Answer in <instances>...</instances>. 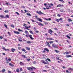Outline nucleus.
I'll return each instance as SVG.
<instances>
[{
    "label": "nucleus",
    "mask_w": 73,
    "mask_h": 73,
    "mask_svg": "<svg viewBox=\"0 0 73 73\" xmlns=\"http://www.w3.org/2000/svg\"><path fill=\"white\" fill-rule=\"evenodd\" d=\"M27 69L29 70H30L31 71L33 70V67H27Z\"/></svg>",
    "instance_id": "nucleus-1"
},
{
    "label": "nucleus",
    "mask_w": 73,
    "mask_h": 73,
    "mask_svg": "<svg viewBox=\"0 0 73 73\" xmlns=\"http://www.w3.org/2000/svg\"><path fill=\"white\" fill-rule=\"evenodd\" d=\"M36 12L37 13L39 14V15H41L42 14H43L44 15H46L45 14L43 13H42L41 11H39V12L38 11H36Z\"/></svg>",
    "instance_id": "nucleus-2"
},
{
    "label": "nucleus",
    "mask_w": 73,
    "mask_h": 73,
    "mask_svg": "<svg viewBox=\"0 0 73 73\" xmlns=\"http://www.w3.org/2000/svg\"><path fill=\"white\" fill-rule=\"evenodd\" d=\"M52 32H53V31H52V30L50 29L49 30V31L48 32V33H50V34H51V35H52V34L51 33H52Z\"/></svg>",
    "instance_id": "nucleus-3"
},
{
    "label": "nucleus",
    "mask_w": 73,
    "mask_h": 73,
    "mask_svg": "<svg viewBox=\"0 0 73 73\" xmlns=\"http://www.w3.org/2000/svg\"><path fill=\"white\" fill-rule=\"evenodd\" d=\"M14 33L15 34H20V33L18 31H14Z\"/></svg>",
    "instance_id": "nucleus-4"
},
{
    "label": "nucleus",
    "mask_w": 73,
    "mask_h": 73,
    "mask_svg": "<svg viewBox=\"0 0 73 73\" xmlns=\"http://www.w3.org/2000/svg\"><path fill=\"white\" fill-rule=\"evenodd\" d=\"M2 49H4V50H8L9 51V50L7 49H6L5 48V47H4V46H2Z\"/></svg>",
    "instance_id": "nucleus-5"
},
{
    "label": "nucleus",
    "mask_w": 73,
    "mask_h": 73,
    "mask_svg": "<svg viewBox=\"0 0 73 73\" xmlns=\"http://www.w3.org/2000/svg\"><path fill=\"white\" fill-rule=\"evenodd\" d=\"M66 57L67 58H69V57H72V56L70 55H66Z\"/></svg>",
    "instance_id": "nucleus-6"
},
{
    "label": "nucleus",
    "mask_w": 73,
    "mask_h": 73,
    "mask_svg": "<svg viewBox=\"0 0 73 73\" xmlns=\"http://www.w3.org/2000/svg\"><path fill=\"white\" fill-rule=\"evenodd\" d=\"M41 62L42 63H43L44 64H47V63H46V62H45L44 60H41Z\"/></svg>",
    "instance_id": "nucleus-7"
},
{
    "label": "nucleus",
    "mask_w": 73,
    "mask_h": 73,
    "mask_svg": "<svg viewBox=\"0 0 73 73\" xmlns=\"http://www.w3.org/2000/svg\"><path fill=\"white\" fill-rule=\"evenodd\" d=\"M11 50L12 52H14V51H16V49H15L14 48H12L11 49Z\"/></svg>",
    "instance_id": "nucleus-8"
},
{
    "label": "nucleus",
    "mask_w": 73,
    "mask_h": 73,
    "mask_svg": "<svg viewBox=\"0 0 73 73\" xmlns=\"http://www.w3.org/2000/svg\"><path fill=\"white\" fill-rule=\"evenodd\" d=\"M44 50H46V51H47V52H49V50H48V49L47 48H44Z\"/></svg>",
    "instance_id": "nucleus-9"
},
{
    "label": "nucleus",
    "mask_w": 73,
    "mask_h": 73,
    "mask_svg": "<svg viewBox=\"0 0 73 73\" xmlns=\"http://www.w3.org/2000/svg\"><path fill=\"white\" fill-rule=\"evenodd\" d=\"M38 20L39 21H40L41 22H42V19L40 18H38Z\"/></svg>",
    "instance_id": "nucleus-10"
},
{
    "label": "nucleus",
    "mask_w": 73,
    "mask_h": 73,
    "mask_svg": "<svg viewBox=\"0 0 73 73\" xmlns=\"http://www.w3.org/2000/svg\"><path fill=\"white\" fill-rule=\"evenodd\" d=\"M9 65L10 66H11L12 67H13V66H14V65L11 63H9Z\"/></svg>",
    "instance_id": "nucleus-11"
},
{
    "label": "nucleus",
    "mask_w": 73,
    "mask_h": 73,
    "mask_svg": "<svg viewBox=\"0 0 73 73\" xmlns=\"http://www.w3.org/2000/svg\"><path fill=\"white\" fill-rule=\"evenodd\" d=\"M22 57L24 58H27V57L25 56V55H22Z\"/></svg>",
    "instance_id": "nucleus-12"
},
{
    "label": "nucleus",
    "mask_w": 73,
    "mask_h": 73,
    "mask_svg": "<svg viewBox=\"0 0 73 73\" xmlns=\"http://www.w3.org/2000/svg\"><path fill=\"white\" fill-rule=\"evenodd\" d=\"M29 36L30 38H31V40H33V38H32V35H29Z\"/></svg>",
    "instance_id": "nucleus-13"
},
{
    "label": "nucleus",
    "mask_w": 73,
    "mask_h": 73,
    "mask_svg": "<svg viewBox=\"0 0 73 73\" xmlns=\"http://www.w3.org/2000/svg\"><path fill=\"white\" fill-rule=\"evenodd\" d=\"M68 22L69 23H70V21H72V20L71 19H68Z\"/></svg>",
    "instance_id": "nucleus-14"
},
{
    "label": "nucleus",
    "mask_w": 73,
    "mask_h": 73,
    "mask_svg": "<svg viewBox=\"0 0 73 73\" xmlns=\"http://www.w3.org/2000/svg\"><path fill=\"white\" fill-rule=\"evenodd\" d=\"M16 72L17 73H19L20 71H19V68H17L16 70Z\"/></svg>",
    "instance_id": "nucleus-15"
},
{
    "label": "nucleus",
    "mask_w": 73,
    "mask_h": 73,
    "mask_svg": "<svg viewBox=\"0 0 73 73\" xmlns=\"http://www.w3.org/2000/svg\"><path fill=\"white\" fill-rule=\"evenodd\" d=\"M27 42V44H31L32 43V42L30 41H28Z\"/></svg>",
    "instance_id": "nucleus-16"
},
{
    "label": "nucleus",
    "mask_w": 73,
    "mask_h": 73,
    "mask_svg": "<svg viewBox=\"0 0 73 73\" xmlns=\"http://www.w3.org/2000/svg\"><path fill=\"white\" fill-rule=\"evenodd\" d=\"M21 50L23 52H25V51H26V50L24 48H22V49H21Z\"/></svg>",
    "instance_id": "nucleus-17"
},
{
    "label": "nucleus",
    "mask_w": 73,
    "mask_h": 73,
    "mask_svg": "<svg viewBox=\"0 0 73 73\" xmlns=\"http://www.w3.org/2000/svg\"><path fill=\"white\" fill-rule=\"evenodd\" d=\"M47 40H53L54 39L52 38H47Z\"/></svg>",
    "instance_id": "nucleus-18"
},
{
    "label": "nucleus",
    "mask_w": 73,
    "mask_h": 73,
    "mask_svg": "<svg viewBox=\"0 0 73 73\" xmlns=\"http://www.w3.org/2000/svg\"><path fill=\"white\" fill-rule=\"evenodd\" d=\"M2 72H5V69H3L1 71Z\"/></svg>",
    "instance_id": "nucleus-19"
},
{
    "label": "nucleus",
    "mask_w": 73,
    "mask_h": 73,
    "mask_svg": "<svg viewBox=\"0 0 73 73\" xmlns=\"http://www.w3.org/2000/svg\"><path fill=\"white\" fill-rule=\"evenodd\" d=\"M47 45L48 46V47H50V45L49 44V43L47 44Z\"/></svg>",
    "instance_id": "nucleus-20"
},
{
    "label": "nucleus",
    "mask_w": 73,
    "mask_h": 73,
    "mask_svg": "<svg viewBox=\"0 0 73 73\" xmlns=\"http://www.w3.org/2000/svg\"><path fill=\"white\" fill-rule=\"evenodd\" d=\"M68 70H73V68H68Z\"/></svg>",
    "instance_id": "nucleus-21"
},
{
    "label": "nucleus",
    "mask_w": 73,
    "mask_h": 73,
    "mask_svg": "<svg viewBox=\"0 0 73 73\" xmlns=\"http://www.w3.org/2000/svg\"><path fill=\"white\" fill-rule=\"evenodd\" d=\"M62 7V5L59 4V5H58L57 6V7Z\"/></svg>",
    "instance_id": "nucleus-22"
},
{
    "label": "nucleus",
    "mask_w": 73,
    "mask_h": 73,
    "mask_svg": "<svg viewBox=\"0 0 73 73\" xmlns=\"http://www.w3.org/2000/svg\"><path fill=\"white\" fill-rule=\"evenodd\" d=\"M66 36L67 37V38H69V39H70V37L69 36H68V35H67Z\"/></svg>",
    "instance_id": "nucleus-23"
},
{
    "label": "nucleus",
    "mask_w": 73,
    "mask_h": 73,
    "mask_svg": "<svg viewBox=\"0 0 73 73\" xmlns=\"http://www.w3.org/2000/svg\"><path fill=\"white\" fill-rule=\"evenodd\" d=\"M18 30L19 32H23V30H21V29H18Z\"/></svg>",
    "instance_id": "nucleus-24"
},
{
    "label": "nucleus",
    "mask_w": 73,
    "mask_h": 73,
    "mask_svg": "<svg viewBox=\"0 0 73 73\" xmlns=\"http://www.w3.org/2000/svg\"><path fill=\"white\" fill-rule=\"evenodd\" d=\"M11 27H12L13 28H14L15 27V26H14V25L13 24H11Z\"/></svg>",
    "instance_id": "nucleus-25"
},
{
    "label": "nucleus",
    "mask_w": 73,
    "mask_h": 73,
    "mask_svg": "<svg viewBox=\"0 0 73 73\" xmlns=\"http://www.w3.org/2000/svg\"><path fill=\"white\" fill-rule=\"evenodd\" d=\"M29 32L30 33H31V34H33V33L31 30L29 31Z\"/></svg>",
    "instance_id": "nucleus-26"
},
{
    "label": "nucleus",
    "mask_w": 73,
    "mask_h": 73,
    "mask_svg": "<svg viewBox=\"0 0 73 73\" xmlns=\"http://www.w3.org/2000/svg\"><path fill=\"white\" fill-rule=\"evenodd\" d=\"M27 16H31V15L30 13H27Z\"/></svg>",
    "instance_id": "nucleus-27"
},
{
    "label": "nucleus",
    "mask_w": 73,
    "mask_h": 73,
    "mask_svg": "<svg viewBox=\"0 0 73 73\" xmlns=\"http://www.w3.org/2000/svg\"><path fill=\"white\" fill-rule=\"evenodd\" d=\"M0 17L1 18H3L4 16L3 15H0Z\"/></svg>",
    "instance_id": "nucleus-28"
},
{
    "label": "nucleus",
    "mask_w": 73,
    "mask_h": 73,
    "mask_svg": "<svg viewBox=\"0 0 73 73\" xmlns=\"http://www.w3.org/2000/svg\"><path fill=\"white\" fill-rule=\"evenodd\" d=\"M8 12H9L8 10H5V11H4V12L5 13H8Z\"/></svg>",
    "instance_id": "nucleus-29"
},
{
    "label": "nucleus",
    "mask_w": 73,
    "mask_h": 73,
    "mask_svg": "<svg viewBox=\"0 0 73 73\" xmlns=\"http://www.w3.org/2000/svg\"><path fill=\"white\" fill-rule=\"evenodd\" d=\"M55 52H56V53H59V51H58L57 50H55Z\"/></svg>",
    "instance_id": "nucleus-30"
},
{
    "label": "nucleus",
    "mask_w": 73,
    "mask_h": 73,
    "mask_svg": "<svg viewBox=\"0 0 73 73\" xmlns=\"http://www.w3.org/2000/svg\"><path fill=\"white\" fill-rule=\"evenodd\" d=\"M6 63L7 64H8L9 62H8V59H6Z\"/></svg>",
    "instance_id": "nucleus-31"
},
{
    "label": "nucleus",
    "mask_w": 73,
    "mask_h": 73,
    "mask_svg": "<svg viewBox=\"0 0 73 73\" xmlns=\"http://www.w3.org/2000/svg\"><path fill=\"white\" fill-rule=\"evenodd\" d=\"M43 72H48V71L46 70H43Z\"/></svg>",
    "instance_id": "nucleus-32"
},
{
    "label": "nucleus",
    "mask_w": 73,
    "mask_h": 73,
    "mask_svg": "<svg viewBox=\"0 0 73 73\" xmlns=\"http://www.w3.org/2000/svg\"><path fill=\"white\" fill-rule=\"evenodd\" d=\"M60 11L61 12H64V11H63V10H60Z\"/></svg>",
    "instance_id": "nucleus-33"
},
{
    "label": "nucleus",
    "mask_w": 73,
    "mask_h": 73,
    "mask_svg": "<svg viewBox=\"0 0 73 73\" xmlns=\"http://www.w3.org/2000/svg\"><path fill=\"white\" fill-rule=\"evenodd\" d=\"M27 27V26H25V29H27V30H29V29H28V28Z\"/></svg>",
    "instance_id": "nucleus-34"
},
{
    "label": "nucleus",
    "mask_w": 73,
    "mask_h": 73,
    "mask_svg": "<svg viewBox=\"0 0 73 73\" xmlns=\"http://www.w3.org/2000/svg\"><path fill=\"white\" fill-rule=\"evenodd\" d=\"M28 31H25V33H26L27 35L28 34Z\"/></svg>",
    "instance_id": "nucleus-35"
},
{
    "label": "nucleus",
    "mask_w": 73,
    "mask_h": 73,
    "mask_svg": "<svg viewBox=\"0 0 73 73\" xmlns=\"http://www.w3.org/2000/svg\"><path fill=\"white\" fill-rule=\"evenodd\" d=\"M55 48H58V47H57V45H56L55 46H54V47Z\"/></svg>",
    "instance_id": "nucleus-36"
},
{
    "label": "nucleus",
    "mask_w": 73,
    "mask_h": 73,
    "mask_svg": "<svg viewBox=\"0 0 73 73\" xmlns=\"http://www.w3.org/2000/svg\"><path fill=\"white\" fill-rule=\"evenodd\" d=\"M65 53H66V54H69L70 53V52H65Z\"/></svg>",
    "instance_id": "nucleus-37"
},
{
    "label": "nucleus",
    "mask_w": 73,
    "mask_h": 73,
    "mask_svg": "<svg viewBox=\"0 0 73 73\" xmlns=\"http://www.w3.org/2000/svg\"><path fill=\"white\" fill-rule=\"evenodd\" d=\"M35 32H36V33H39V31H36L35 30Z\"/></svg>",
    "instance_id": "nucleus-38"
},
{
    "label": "nucleus",
    "mask_w": 73,
    "mask_h": 73,
    "mask_svg": "<svg viewBox=\"0 0 73 73\" xmlns=\"http://www.w3.org/2000/svg\"><path fill=\"white\" fill-rule=\"evenodd\" d=\"M20 65H23V63L22 62H20Z\"/></svg>",
    "instance_id": "nucleus-39"
},
{
    "label": "nucleus",
    "mask_w": 73,
    "mask_h": 73,
    "mask_svg": "<svg viewBox=\"0 0 73 73\" xmlns=\"http://www.w3.org/2000/svg\"><path fill=\"white\" fill-rule=\"evenodd\" d=\"M8 72L9 73H13V72H11V71L9 70H8Z\"/></svg>",
    "instance_id": "nucleus-40"
},
{
    "label": "nucleus",
    "mask_w": 73,
    "mask_h": 73,
    "mask_svg": "<svg viewBox=\"0 0 73 73\" xmlns=\"http://www.w3.org/2000/svg\"><path fill=\"white\" fill-rule=\"evenodd\" d=\"M4 26H5V27H6V28H8V27H7V25L5 24Z\"/></svg>",
    "instance_id": "nucleus-41"
},
{
    "label": "nucleus",
    "mask_w": 73,
    "mask_h": 73,
    "mask_svg": "<svg viewBox=\"0 0 73 73\" xmlns=\"http://www.w3.org/2000/svg\"><path fill=\"white\" fill-rule=\"evenodd\" d=\"M33 63L34 64H36V62L35 61H34L33 62Z\"/></svg>",
    "instance_id": "nucleus-42"
},
{
    "label": "nucleus",
    "mask_w": 73,
    "mask_h": 73,
    "mask_svg": "<svg viewBox=\"0 0 73 73\" xmlns=\"http://www.w3.org/2000/svg\"><path fill=\"white\" fill-rule=\"evenodd\" d=\"M56 45L55 44H52V47H54Z\"/></svg>",
    "instance_id": "nucleus-43"
},
{
    "label": "nucleus",
    "mask_w": 73,
    "mask_h": 73,
    "mask_svg": "<svg viewBox=\"0 0 73 73\" xmlns=\"http://www.w3.org/2000/svg\"><path fill=\"white\" fill-rule=\"evenodd\" d=\"M50 44H52V43H53V41H50V42H49Z\"/></svg>",
    "instance_id": "nucleus-44"
},
{
    "label": "nucleus",
    "mask_w": 73,
    "mask_h": 73,
    "mask_svg": "<svg viewBox=\"0 0 73 73\" xmlns=\"http://www.w3.org/2000/svg\"><path fill=\"white\" fill-rule=\"evenodd\" d=\"M8 33L9 36H11V33H9V32H8Z\"/></svg>",
    "instance_id": "nucleus-45"
},
{
    "label": "nucleus",
    "mask_w": 73,
    "mask_h": 73,
    "mask_svg": "<svg viewBox=\"0 0 73 73\" xmlns=\"http://www.w3.org/2000/svg\"><path fill=\"white\" fill-rule=\"evenodd\" d=\"M26 48L27 50H30V48H28V47H26Z\"/></svg>",
    "instance_id": "nucleus-46"
},
{
    "label": "nucleus",
    "mask_w": 73,
    "mask_h": 73,
    "mask_svg": "<svg viewBox=\"0 0 73 73\" xmlns=\"http://www.w3.org/2000/svg\"><path fill=\"white\" fill-rule=\"evenodd\" d=\"M44 20H46L47 21H48V19H47L46 18H44Z\"/></svg>",
    "instance_id": "nucleus-47"
},
{
    "label": "nucleus",
    "mask_w": 73,
    "mask_h": 73,
    "mask_svg": "<svg viewBox=\"0 0 73 73\" xmlns=\"http://www.w3.org/2000/svg\"><path fill=\"white\" fill-rule=\"evenodd\" d=\"M15 13H17V14L18 15H20V14H19V13L17 12H16Z\"/></svg>",
    "instance_id": "nucleus-48"
},
{
    "label": "nucleus",
    "mask_w": 73,
    "mask_h": 73,
    "mask_svg": "<svg viewBox=\"0 0 73 73\" xmlns=\"http://www.w3.org/2000/svg\"><path fill=\"white\" fill-rule=\"evenodd\" d=\"M66 73H69V71H68V70H66Z\"/></svg>",
    "instance_id": "nucleus-49"
},
{
    "label": "nucleus",
    "mask_w": 73,
    "mask_h": 73,
    "mask_svg": "<svg viewBox=\"0 0 73 73\" xmlns=\"http://www.w3.org/2000/svg\"><path fill=\"white\" fill-rule=\"evenodd\" d=\"M3 37L2 36H0V38H1V39H3Z\"/></svg>",
    "instance_id": "nucleus-50"
},
{
    "label": "nucleus",
    "mask_w": 73,
    "mask_h": 73,
    "mask_svg": "<svg viewBox=\"0 0 73 73\" xmlns=\"http://www.w3.org/2000/svg\"><path fill=\"white\" fill-rule=\"evenodd\" d=\"M56 60H59V57H56Z\"/></svg>",
    "instance_id": "nucleus-51"
},
{
    "label": "nucleus",
    "mask_w": 73,
    "mask_h": 73,
    "mask_svg": "<svg viewBox=\"0 0 73 73\" xmlns=\"http://www.w3.org/2000/svg\"><path fill=\"white\" fill-rule=\"evenodd\" d=\"M56 21H57V22H59V19H56Z\"/></svg>",
    "instance_id": "nucleus-52"
},
{
    "label": "nucleus",
    "mask_w": 73,
    "mask_h": 73,
    "mask_svg": "<svg viewBox=\"0 0 73 73\" xmlns=\"http://www.w3.org/2000/svg\"><path fill=\"white\" fill-rule=\"evenodd\" d=\"M28 61H30L31 59H27Z\"/></svg>",
    "instance_id": "nucleus-53"
},
{
    "label": "nucleus",
    "mask_w": 73,
    "mask_h": 73,
    "mask_svg": "<svg viewBox=\"0 0 73 73\" xmlns=\"http://www.w3.org/2000/svg\"><path fill=\"white\" fill-rule=\"evenodd\" d=\"M44 24H45V25H46V24H48V23L46 22H45Z\"/></svg>",
    "instance_id": "nucleus-54"
},
{
    "label": "nucleus",
    "mask_w": 73,
    "mask_h": 73,
    "mask_svg": "<svg viewBox=\"0 0 73 73\" xmlns=\"http://www.w3.org/2000/svg\"><path fill=\"white\" fill-rule=\"evenodd\" d=\"M47 60H48V61H50V60L49 58H47Z\"/></svg>",
    "instance_id": "nucleus-55"
},
{
    "label": "nucleus",
    "mask_w": 73,
    "mask_h": 73,
    "mask_svg": "<svg viewBox=\"0 0 73 73\" xmlns=\"http://www.w3.org/2000/svg\"><path fill=\"white\" fill-rule=\"evenodd\" d=\"M57 16L58 17H61V15L60 14H58Z\"/></svg>",
    "instance_id": "nucleus-56"
},
{
    "label": "nucleus",
    "mask_w": 73,
    "mask_h": 73,
    "mask_svg": "<svg viewBox=\"0 0 73 73\" xmlns=\"http://www.w3.org/2000/svg\"><path fill=\"white\" fill-rule=\"evenodd\" d=\"M23 25L24 27H25V25H27L25 23H24Z\"/></svg>",
    "instance_id": "nucleus-57"
},
{
    "label": "nucleus",
    "mask_w": 73,
    "mask_h": 73,
    "mask_svg": "<svg viewBox=\"0 0 73 73\" xmlns=\"http://www.w3.org/2000/svg\"><path fill=\"white\" fill-rule=\"evenodd\" d=\"M8 60L9 61H11V59L10 58H9Z\"/></svg>",
    "instance_id": "nucleus-58"
},
{
    "label": "nucleus",
    "mask_w": 73,
    "mask_h": 73,
    "mask_svg": "<svg viewBox=\"0 0 73 73\" xmlns=\"http://www.w3.org/2000/svg\"><path fill=\"white\" fill-rule=\"evenodd\" d=\"M59 21H60V20H62V18H61L60 19H59Z\"/></svg>",
    "instance_id": "nucleus-59"
},
{
    "label": "nucleus",
    "mask_w": 73,
    "mask_h": 73,
    "mask_svg": "<svg viewBox=\"0 0 73 73\" xmlns=\"http://www.w3.org/2000/svg\"><path fill=\"white\" fill-rule=\"evenodd\" d=\"M48 20H49V21H50V20H52L50 18H48Z\"/></svg>",
    "instance_id": "nucleus-60"
},
{
    "label": "nucleus",
    "mask_w": 73,
    "mask_h": 73,
    "mask_svg": "<svg viewBox=\"0 0 73 73\" xmlns=\"http://www.w3.org/2000/svg\"><path fill=\"white\" fill-rule=\"evenodd\" d=\"M6 17L7 18H9V16L8 15H6Z\"/></svg>",
    "instance_id": "nucleus-61"
},
{
    "label": "nucleus",
    "mask_w": 73,
    "mask_h": 73,
    "mask_svg": "<svg viewBox=\"0 0 73 73\" xmlns=\"http://www.w3.org/2000/svg\"><path fill=\"white\" fill-rule=\"evenodd\" d=\"M38 25H41V23H38Z\"/></svg>",
    "instance_id": "nucleus-62"
},
{
    "label": "nucleus",
    "mask_w": 73,
    "mask_h": 73,
    "mask_svg": "<svg viewBox=\"0 0 73 73\" xmlns=\"http://www.w3.org/2000/svg\"><path fill=\"white\" fill-rule=\"evenodd\" d=\"M18 49H19V50H20V49H21V47H18Z\"/></svg>",
    "instance_id": "nucleus-63"
},
{
    "label": "nucleus",
    "mask_w": 73,
    "mask_h": 73,
    "mask_svg": "<svg viewBox=\"0 0 73 73\" xmlns=\"http://www.w3.org/2000/svg\"><path fill=\"white\" fill-rule=\"evenodd\" d=\"M22 8H25V7H24V6H22Z\"/></svg>",
    "instance_id": "nucleus-64"
}]
</instances>
